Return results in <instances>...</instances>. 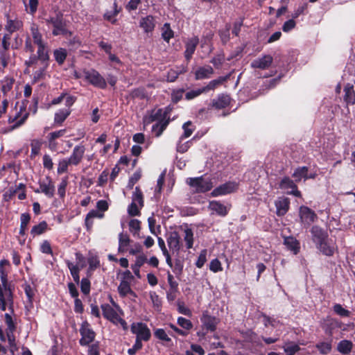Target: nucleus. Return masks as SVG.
<instances>
[{
	"mask_svg": "<svg viewBox=\"0 0 355 355\" xmlns=\"http://www.w3.org/2000/svg\"><path fill=\"white\" fill-rule=\"evenodd\" d=\"M284 244L286 245V248L293 252L294 254H297L299 253L300 250V243L295 237L286 236L284 239Z\"/></svg>",
	"mask_w": 355,
	"mask_h": 355,
	"instance_id": "b1692460",
	"label": "nucleus"
},
{
	"mask_svg": "<svg viewBox=\"0 0 355 355\" xmlns=\"http://www.w3.org/2000/svg\"><path fill=\"white\" fill-rule=\"evenodd\" d=\"M166 241L172 253L178 254L181 247L180 236L178 232L176 231L170 232L166 237Z\"/></svg>",
	"mask_w": 355,
	"mask_h": 355,
	"instance_id": "f8f14e48",
	"label": "nucleus"
},
{
	"mask_svg": "<svg viewBox=\"0 0 355 355\" xmlns=\"http://www.w3.org/2000/svg\"><path fill=\"white\" fill-rule=\"evenodd\" d=\"M132 202L139 205L140 208L144 206V198L142 191L139 187H136L132 196Z\"/></svg>",
	"mask_w": 355,
	"mask_h": 355,
	"instance_id": "58836bf2",
	"label": "nucleus"
},
{
	"mask_svg": "<svg viewBox=\"0 0 355 355\" xmlns=\"http://www.w3.org/2000/svg\"><path fill=\"white\" fill-rule=\"evenodd\" d=\"M139 205L132 202L128 207V213L130 216H139L141 215V209Z\"/></svg>",
	"mask_w": 355,
	"mask_h": 355,
	"instance_id": "bf43d9fd",
	"label": "nucleus"
},
{
	"mask_svg": "<svg viewBox=\"0 0 355 355\" xmlns=\"http://www.w3.org/2000/svg\"><path fill=\"white\" fill-rule=\"evenodd\" d=\"M154 121H157V123L153 125L152 131L156 137H159L168 125L171 119H164L163 109L159 108L157 110H152L150 115L144 118L146 124H150Z\"/></svg>",
	"mask_w": 355,
	"mask_h": 355,
	"instance_id": "f03ea898",
	"label": "nucleus"
},
{
	"mask_svg": "<svg viewBox=\"0 0 355 355\" xmlns=\"http://www.w3.org/2000/svg\"><path fill=\"white\" fill-rule=\"evenodd\" d=\"M130 239L127 233L121 232L119 234V253H124L127 251V248L130 245Z\"/></svg>",
	"mask_w": 355,
	"mask_h": 355,
	"instance_id": "7c9ffc66",
	"label": "nucleus"
},
{
	"mask_svg": "<svg viewBox=\"0 0 355 355\" xmlns=\"http://www.w3.org/2000/svg\"><path fill=\"white\" fill-rule=\"evenodd\" d=\"M49 65L42 64V67L40 68L38 70L35 71L33 73V83H36L41 80L45 78L46 71Z\"/></svg>",
	"mask_w": 355,
	"mask_h": 355,
	"instance_id": "49530a36",
	"label": "nucleus"
},
{
	"mask_svg": "<svg viewBox=\"0 0 355 355\" xmlns=\"http://www.w3.org/2000/svg\"><path fill=\"white\" fill-rule=\"evenodd\" d=\"M344 101L347 104H355V91L352 85L347 83L344 87Z\"/></svg>",
	"mask_w": 355,
	"mask_h": 355,
	"instance_id": "2f4dec72",
	"label": "nucleus"
},
{
	"mask_svg": "<svg viewBox=\"0 0 355 355\" xmlns=\"http://www.w3.org/2000/svg\"><path fill=\"white\" fill-rule=\"evenodd\" d=\"M4 322L6 325V333L15 332L17 323L16 322V319H14L10 313H6L4 314Z\"/></svg>",
	"mask_w": 355,
	"mask_h": 355,
	"instance_id": "c9c22d12",
	"label": "nucleus"
},
{
	"mask_svg": "<svg viewBox=\"0 0 355 355\" xmlns=\"http://www.w3.org/2000/svg\"><path fill=\"white\" fill-rule=\"evenodd\" d=\"M80 290L81 292L85 295L89 294L91 290V282L88 278H83L81 279Z\"/></svg>",
	"mask_w": 355,
	"mask_h": 355,
	"instance_id": "338daca9",
	"label": "nucleus"
},
{
	"mask_svg": "<svg viewBox=\"0 0 355 355\" xmlns=\"http://www.w3.org/2000/svg\"><path fill=\"white\" fill-rule=\"evenodd\" d=\"M184 241L186 243L187 249H191L193 245V232L191 229L187 228L184 230Z\"/></svg>",
	"mask_w": 355,
	"mask_h": 355,
	"instance_id": "09e8293b",
	"label": "nucleus"
},
{
	"mask_svg": "<svg viewBox=\"0 0 355 355\" xmlns=\"http://www.w3.org/2000/svg\"><path fill=\"white\" fill-rule=\"evenodd\" d=\"M230 103V98L228 95L220 94L216 99L212 101V106L216 109L220 110L225 108Z\"/></svg>",
	"mask_w": 355,
	"mask_h": 355,
	"instance_id": "c85d7f7f",
	"label": "nucleus"
},
{
	"mask_svg": "<svg viewBox=\"0 0 355 355\" xmlns=\"http://www.w3.org/2000/svg\"><path fill=\"white\" fill-rule=\"evenodd\" d=\"M155 26V19L153 15H147L146 17H141L139 21V26L147 35L153 32Z\"/></svg>",
	"mask_w": 355,
	"mask_h": 355,
	"instance_id": "4468645a",
	"label": "nucleus"
},
{
	"mask_svg": "<svg viewBox=\"0 0 355 355\" xmlns=\"http://www.w3.org/2000/svg\"><path fill=\"white\" fill-rule=\"evenodd\" d=\"M308 171L309 168L307 166H301L297 168L292 175L293 178L295 179V182H299L302 178L307 180L314 178V175H309Z\"/></svg>",
	"mask_w": 355,
	"mask_h": 355,
	"instance_id": "cd10ccee",
	"label": "nucleus"
},
{
	"mask_svg": "<svg viewBox=\"0 0 355 355\" xmlns=\"http://www.w3.org/2000/svg\"><path fill=\"white\" fill-rule=\"evenodd\" d=\"M85 152V147L83 145L76 146L72 151L71 155L68 158L69 162L73 166H78L81 162L84 157Z\"/></svg>",
	"mask_w": 355,
	"mask_h": 355,
	"instance_id": "ddd939ff",
	"label": "nucleus"
},
{
	"mask_svg": "<svg viewBox=\"0 0 355 355\" xmlns=\"http://www.w3.org/2000/svg\"><path fill=\"white\" fill-rule=\"evenodd\" d=\"M31 220V215L28 213H23L20 216V229L19 234L24 236L27 229L28 224Z\"/></svg>",
	"mask_w": 355,
	"mask_h": 355,
	"instance_id": "ea45409f",
	"label": "nucleus"
},
{
	"mask_svg": "<svg viewBox=\"0 0 355 355\" xmlns=\"http://www.w3.org/2000/svg\"><path fill=\"white\" fill-rule=\"evenodd\" d=\"M121 7L118 6L116 0H114L112 10H107L103 15V19L112 24L116 23V17L121 12Z\"/></svg>",
	"mask_w": 355,
	"mask_h": 355,
	"instance_id": "4be33fe9",
	"label": "nucleus"
},
{
	"mask_svg": "<svg viewBox=\"0 0 355 355\" xmlns=\"http://www.w3.org/2000/svg\"><path fill=\"white\" fill-rule=\"evenodd\" d=\"M311 234L313 241L316 244L317 248L327 256L333 254V248L328 242V234L325 230L318 225L311 227Z\"/></svg>",
	"mask_w": 355,
	"mask_h": 355,
	"instance_id": "7ed1b4c3",
	"label": "nucleus"
},
{
	"mask_svg": "<svg viewBox=\"0 0 355 355\" xmlns=\"http://www.w3.org/2000/svg\"><path fill=\"white\" fill-rule=\"evenodd\" d=\"M31 34L32 36V42L35 46L42 45L46 43L44 40L43 35L36 24H33L31 27Z\"/></svg>",
	"mask_w": 355,
	"mask_h": 355,
	"instance_id": "a878e982",
	"label": "nucleus"
},
{
	"mask_svg": "<svg viewBox=\"0 0 355 355\" xmlns=\"http://www.w3.org/2000/svg\"><path fill=\"white\" fill-rule=\"evenodd\" d=\"M183 263L180 259H176L175 260L174 264H173V272L175 273L177 277H179L180 275H182L183 271Z\"/></svg>",
	"mask_w": 355,
	"mask_h": 355,
	"instance_id": "774afa93",
	"label": "nucleus"
},
{
	"mask_svg": "<svg viewBox=\"0 0 355 355\" xmlns=\"http://www.w3.org/2000/svg\"><path fill=\"white\" fill-rule=\"evenodd\" d=\"M198 44L199 39L197 36H194L189 39V40L185 44V51L184 55L187 62H189L192 58V55L195 53Z\"/></svg>",
	"mask_w": 355,
	"mask_h": 355,
	"instance_id": "f3484780",
	"label": "nucleus"
},
{
	"mask_svg": "<svg viewBox=\"0 0 355 355\" xmlns=\"http://www.w3.org/2000/svg\"><path fill=\"white\" fill-rule=\"evenodd\" d=\"M67 50L64 48H58L53 51V57L59 66H62L67 57Z\"/></svg>",
	"mask_w": 355,
	"mask_h": 355,
	"instance_id": "72a5a7b5",
	"label": "nucleus"
},
{
	"mask_svg": "<svg viewBox=\"0 0 355 355\" xmlns=\"http://www.w3.org/2000/svg\"><path fill=\"white\" fill-rule=\"evenodd\" d=\"M228 78V76H220L217 79L211 80L206 86L202 87L204 93H208L211 90H214L216 87L225 82Z\"/></svg>",
	"mask_w": 355,
	"mask_h": 355,
	"instance_id": "473e14b6",
	"label": "nucleus"
},
{
	"mask_svg": "<svg viewBox=\"0 0 355 355\" xmlns=\"http://www.w3.org/2000/svg\"><path fill=\"white\" fill-rule=\"evenodd\" d=\"M21 22L19 21L8 19L5 28L10 33H12L19 30Z\"/></svg>",
	"mask_w": 355,
	"mask_h": 355,
	"instance_id": "8fccbe9b",
	"label": "nucleus"
},
{
	"mask_svg": "<svg viewBox=\"0 0 355 355\" xmlns=\"http://www.w3.org/2000/svg\"><path fill=\"white\" fill-rule=\"evenodd\" d=\"M104 217V214L99 212L98 210L92 209L88 212L86 215L85 219V225L87 231H91L93 225L94 220L93 219L95 218H103Z\"/></svg>",
	"mask_w": 355,
	"mask_h": 355,
	"instance_id": "5701e85b",
	"label": "nucleus"
},
{
	"mask_svg": "<svg viewBox=\"0 0 355 355\" xmlns=\"http://www.w3.org/2000/svg\"><path fill=\"white\" fill-rule=\"evenodd\" d=\"M29 116V113L28 112H26L23 116L18 121L16 120V118H15L14 116H10L8 117V123H15L11 127H10V130H13L15 129H17L19 127H20L21 125H23L25 121L27 120L28 117Z\"/></svg>",
	"mask_w": 355,
	"mask_h": 355,
	"instance_id": "79ce46f5",
	"label": "nucleus"
},
{
	"mask_svg": "<svg viewBox=\"0 0 355 355\" xmlns=\"http://www.w3.org/2000/svg\"><path fill=\"white\" fill-rule=\"evenodd\" d=\"M130 231L134 234H138L141 230V221L137 219H131L129 222Z\"/></svg>",
	"mask_w": 355,
	"mask_h": 355,
	"instance_id": "680f3d73",
	"label": "nucleus"
},
{
	"mask_svg": "<svg viewBox=\"0 0 355 355\" xmlns=\"http://www.w3.org/2000/svg\"><path fill=\"white\" fill-rule=\"evenodd\" d=\"M189 185L195 189L197 193H205L213 187V183L210 179H204L202 176L190 178L187 180Z\"/></svg>",
	"mask_w": 355,
	"mask_h": 355,
	"instance_id": "39448f33",
	"label": "nucleus"
},
{
	"mask_svg": "<svg viewBox=\"0 0 355 355\" xmlns=\"http://www.w3.org/2000/svg\"><path fill=\"white\" fill-rule=\"evenodd\" d=\"M39 186V189L35 190V193H42L49 198L54 196L55 185L50 176H46L44 180H40Z\"/></svg>",
	"mask_w": 355,
	"mask_h": 355,
	"instance_id": "9d476101",
	"label": "nucleus"
},
{
	"mask_svg": "<svg viewBox=\"0 0 355 355\" xmlns=\"http://www.w3.org/2000/svg\"><path fill=\"white\" fill-rule=\"evenodd\" d=\"M130 331L136 335V339L141 342L148 341L151 338V332L146 323L138 322H133L130 326Z\"/></svg>",
	"mask_w": 355,
	"mask_h": 355,
	"instance_id": "423d86ee",
	"label": "nucleus"
},
{
	"mask_svg": "<svg viewBox=\"0 0 355 355\" xmlns=\"http://www.w3.org/2000/svg\"><path fill=\"white\" fill-rule=\"evenodd\" d=\"M23 288L27 297L28 302L32 306L35 296V289L28 284L23 285Z\"/></svg>",
	"mask_w": 355,
	"mask_h": 355,
	"instance_id": "603ef678",
	"label": "nucleus"
},
{
	"mask_svg": "<svg viewBox=\"0 0 355 355\" xmlns=\"http://www.w3.org/2000/svg\"><path fill=\"white\" fill-rule=\"evenodd\" d=\"M177 69H171L168 70L166 76L167 82H175L180 74L186 72V69L183 66L178 67Z\"/></svg>",
	"mask_w": 355,
	"mask_h": 355,
	"instance_id": "e433bc0d",
	"label": "nucleus"
},
{
	"mask_svg": "<svg viewBox=\"0 0 355 355\" xmlns=\"http://www.w3.org/2000/svg\"><path fill=\"white\" fill-rule=\"evenodd\" d=\"M14 82V79L10 78H5L1 81V90L5 96L12 89Z\"/></svg>",
	"mask_w": 355,
	"mask_h": 355,
	"instance_id": "de8ad7c7",
	"label": "nucleus"
},
{
	"mask_svg": "<svg viewBox=\"0 0 355 355\" xmlns=\"http://www.w3.org/2000/svg\"><path fill=\"white\" fill-rule=\"evenodd\" d=\"M71 110L69 108L60 109L55 112L54 116V123L55 124L62 125V123L70 115Z\"/></svg>",
	"mask_w": 355,
	"mask_h": 355,
	"instance_id": "f704fd0d",
	"label": "nucleus"
},
{
	"mask_svg": "<svg viewBox=\"0 0 355 355\" xmlns=\"http://www.w3.org/2000/svg\"><path fill=\"white\" fill-rule=\"evenodd\" d=\"M87 262L90 270H94L100 267L99 257L96 254H89Z\"/></svg>",
	"mask_w": 355,
	"mask_h": 355,
	"instance_id": "864d4df0",
	"label": "nucleus"
},
{
	"mask_svg": "<svg viewBox=\"0 0 355 355\" xmlns=\"http://www.w3.org/2000/svg\"><path fill=\"white\" fill-rule=\"evenodd\" d=\"M177 323L183 329L184 331H187L188 332L193 327V323L190 320L183 317H179L178 318Z\"/></svg>",
	"mask_w": 355,
	"mask_h": 355,
	"instance_id": "6e6d98bb",
	"label": "nucleus"
},
{
	"mask_svg": "<svg viewBox=\"0 0 355 355\" xmlns=\"http://www.w3.org/2000/svg\"><path fill=\"white\" fill-rule=\"evenodd\" d=\"M238 189V184L235 182L229 181L216 187L211 192L212 197L225 196L235 192Z\"/></svg>",
	"mask_w": 355,
	"mask_h": 355,
	"instance_id": "1a4fd4ad",
	"label": "nucleus"
},
{
	"mask_svg": "<svg viewBox=\"0 0 355 355\" xmlns=\"http://www.w3.org/2000/svg\"><path fill=\"white\" fill-rule=\"evenodd\" d=\"M6 334L9 345V351L12 355H14L15 352L19 349L16 343L15 332H6Z\"/></svg>",
	"mask_w": 355,
	"mask_h": 355,
	"instance_id": "4c0bfd02",
	"label": "nucleus"
},
{
	"mask_svg": "<svg viewBox=\"0 0 355 355\" xmlns=\"http://www.w3.org/2000/svg\"><path fill=\"white\" fill-rule=\"evenodd\" d=\"M141 178V173L140 171H135L132 175L130 178L127 187L129 189H132L134 187V185L140 180Z\"/></svg>",
	"mask_w": 355,
	"mask_h": 355,
	"instance_id": "0e129e2a",
	"label": "nucleus"
},
{
	"mask_svg": "<svg viewBox=\"0 0 355 355\" xmlns=\"http://www.w3.org/2000/svg\"><path fill=\"white\" fill-rule=\"evenodd\" d=\"M103 312V316L106 320L110 321L113 324H116V319L119 318L116 311L108 304H103L101 305Z\"/></svg>",
	"mask_w": 355,
	"mask_h": 355,
	"instance_id": "412c9836",
	"label": "nucleus"
},
{
	"mask_svg": "<svg viewBox=\"0 0 355 355\" xmlns=\"http://www.w3.org/2000/svg\"><path fill=\"white\" fill-rule=\"evenodd\" d=\"M276 207V214L279 216H284L290 209V199L288 198H280L275 202Z\"/></svg>",
	"mask_w": 355,
	"mask_h": 355,
	"instance_id": "dca6fc26",
	"label": "nucleus"
},
{
	"mask_svg": "<svg viewBox=\"0 0 355 355\" xmlns=\"http://www.w3.org/2000/svg\"><path fill=\"white\" fill-rule=\"evenodd\" d=\"M85 80L95 87L104 89L107 87L105 79L95 69L84 70Z\"/></svg>",
	"mask_w": 355,
	"mask_h": 355,
	"instance_id": "20e7f679",
	"label": "nucleus"
},
{
	"mask_svg": "<svg viewBox=\"0 0 355 355\" xmlns=\"http://www.w3.org/2000/svg\"><path fill=\"white\" fill-rule=\"evenodd\" d=\"M300 216L302 222L308 225L313 223L318 218L316 214L312 209L305 206L300 207Z\"/></svg>",
	"mask_w": 355,
	"mask_h": 355,
	"instance_id": "2eb2a0df",
	"label": "nucleus"
},
{
	"mask_svg": "<svg viewBox=\"0 0 355 355\" xmlns=\"http://www.w3.org/2000/svg\"><path fill=\"white\" fill-rule=\"evenodd\" d=\"M279 188L282 190L286 191V193L293 195L295 197L300 198L301 192L298 190L297 186L295 180H291L289 177H284L279 183Z\"/></svg>",
	"mask_w": 355,
	"mask_h": 355,
	"instance_id": "6e6552de",
	"label": "nucleus"
},
{
	"mask_svg": "<svg viewBox=\"0 0 355 355\" xmlns=\"http://www.w3.org/2000/svg\"><path fill=\"white\" fill-rule=\"evenodd\" d=\"M214 73V69L211 66L200 67L195 72L196 80L209 78Z\"/></svg>",
	"mask_w": 355,
	"mask_h": 355,
	"instance_id": "c756f323",
	"label": "nucleus"
},
{
	"mask_svg": "<svg viewBox=\"0 0 355 355\" xmlns=\"http://www.w3.org/2000/svg\"><path fill=\"white\" fill-rule=\"evenodd\" d=\"M48 28H51V34L54 37L61 35L65 38L72 37L73 32L68 28L69 21L64 18L63 12L56 10L44 18Z\"/></svg>",
	"mask_w": 355,
	"mask_h": 355,
	"instance_id": "f257e3e1",
	"label": "nucleus"
},
{
	"mask_svg": "<svg viewBox=\"0 0 355 355\" xmlns=\"http://www.w3.org/2000/svg\"><path fill=\"white\" fill-rule=\"evenodd\" d=\"M154 336L159 340L164 341L167 343L171 342V339L168 337L164 329L158 328L154 331Z\"/></svg>",
	"mask_w": 355,
	"mask_h": 355,
	"instance_id": "3c124183",
	"label": "nucleus"
},
{
	"mask_svg": "<svg viewBox=\"0 0 355 355\" xmlns=\"http://www.w3.org/2000/svg\"><path fill=\"white\" fill-rule=\"evenodd\" d=\"M209 209L215 212L217 215L221 217H225L228 214L230 207H226L220 201L212 200L209 202Z\"/></svg>",
	"mask_w": 355,
	"mask_h": 355,
	"instance_id": "aec40b11",
	"label": "nucleus"
},
{
	"mask_svg": "<svg viewBox=\"0 0 355 355\" xmlns=\"http://www.w3.org/2000/svg\"><path fill=\"white\" fill-rule=\"evenodd\" d=\"M79 331L81 336L79 343L81 346L89 345L95 340L96 333L87 320L82 322Z\"/></svg>",
	"mask_w": 355,
	"mask_h": 355,
	"instance_id": "0eeeda50",
	"label": "nucleus"
},
{
	"mask_svg": "<svg viewBox=\"0 0 355 355\" xmlns=\"http://www.w3.org/2000/svg\"><path fill=\"white\" fill-rule=\"evenodd\" d=\"M352 348V343L347 340L340 341L337 346V349L343 354H348Z\"/></svg>",
	"mask_w": 355,
	"mask_h": 355,
	"instance_id": "c03bdc74",
	"label": "nucleus"
},
{
	"mask_svg": "<svg viewBox=\"0 0 355 355\" xmlns=\"http://www.w3.org/2000/svg\"><path fill=\"white\" fill-rule=\"evenodd\" d=\"M174 37V31L171 29L169 23H165L162 27V37L166 42H169L170 40Z\"/></svg>",
	"mask_w": 355,
	"mask_h": 355,
	"instance_id": "a19ab883",
	"label": "nucleus"
},
{
	"mask_svg": "<svg viewBox=\"0 0 355 355\" xmlns=\"http://www.w3.org/2000/svg\"><path fill=\"white\" fill-rule=\"evenodd\" d=\"M66 263H67L68 268L70 270V272L73 279V281L76 284H78L80 282V275H79L80 268L77 266L73 265L69 260L66 261Z\"/></svg>",
	"mask_w": 355,
	"mask_h": 355,
	"instance_id": "a18cd8bd",
	"label": "nucleus"
},
{
	"mask_svg": "<svg viewBox=\"0 0 355 355\" xmlns=\"http://www.w3.org/2000/svg\"><path fill=\"white\" fill-rule=\"evenodd\" d=\"M192 125V123L191 121H187L186 123H184L182 125V128L184 130V133L183 135L180 137V140H183L186 138H188L189 137L193 132V128H189L190 126Z\"/></svg>",
	"mask_w": 355,
	"mask_h": 355,
	"instance_id": "69168bd1",
	"label": "nucleus"
},
{
	"mask_svg": "<svg viewBox=\"0 0 355 355\" xmlns=\"http://www.w3.org/2000/svg\"><path fill=\"white\" fill-rule=\"evenodd\" d=\"M300 350V346L292 342L287 343L284 347V351L286 355H295Z\"/></svg>",
	"mask_w": 355,
	"mask_h": 355,
	"instance_id": "5fc2aeb1",
	"label": "nucleus"
},
{
	"mask_svg": "<svg viewBox=\"0 0 355 355\" xmlns=\"http://www.w3.org/2000/svg\"><path fill=\"white\" fill-rule=\"evenodd\" d=\"M130 283L126 280H121L119 286H118V292L121 297H125L131 291Z\"/></svg>",
	"mask_w": 355,
	"mask_h": 355,
	"instance_id": "37998d69",
	"label": "nucleus"
},
{
	"mask_svg": "<svg viewBox=\"0 0 355 355\" xmlns=\"http://www.w3.org/2000/svg\"><path fill=\"white\" fill-rule=\"evenodd\" d=\"M24 3L26 7V10L28 13L33 15L37 10V7L39 5L38 0H29L28 3L26 4L25 1L24 0Z\"/></svg>",
	"mask_w": 355,
	"mask_h": 355,
	"instance_id": "4d7b16f0",
	"label": "nucleus"
},
{
	"mask_svg": "<svg viewBox=\"0 0 355 355\" xmlns=\"http://www.w3.org/2000/svg\"><path fill=\"white\" fill-rule=\"evenodd\" d=\"M0 278L1 282L0 284V288L2 291L15 289L14 285L8 282V271L3 267L0 268Z\"/></svg>",
	"mask_w": 355,
	"mask_h": 355,
	"instance_id": "bb28decb",
	"label": "nucleus"
},
{
	"mask_svg": "<svg viewBox=\"0 0 355 355\" xmlns=\"http://www.w3.org/2000/svg\"><path fill=\"white\" fill-rule=\"evenodd\" d=\"M51 229L45 220L40 222L38 224L33 225L31 230L30 234L33 238L44 234Z\"/></svg>",
	"mask_w": 355,
	"mask_h": 355,
	"instance_id": "393cba45",
	"label": "nucleus"
},
{
	"mask_svg": "<svg viewBox=\"0 0 355 355\" xmlns=\"http://www.w3.org/2000/svg\"><path fill=\"white\" fill-rule=\"evenodd\" d=\"M200 320L202 324L203 329L211 332H214L216 330L217 326L220 322V318L214 315H209L207 311L202 313Z\"/></svg>",
	"mask_w": 355,
	"mask_h": 355,
	"instance_id": "9b49d317",
	"label": "nucleus"
},
{
	"mask_svg": "<svg viewBox=\"0 0 355 355\" xmlns=\"http://www.w3.org/2000/svg\"><path fill=\"white\" fill-rule=\"evenodd\" d=\"M69 165H72L68 159H62L60 160L57 169L58 174H62L67 173Z\"/></svg>",
	"mask_w": 355,
	"mask_h": 355,
	"instance_id": "052dcab7",
	"label": "nucleus"
},
{
	"mask_svg": "<svg viewBox=\"0 0 355 355\" xmlns=\"http://www.w3.org/2000/svg\"><path fill=\"white\" fill-rule=\"evenodd\" d=\"M37 46V58H40L42 64L49 65L50 55L48 43Z\"/></svg>",
	"mask_w": 355,
	"mask_h": 355,
	"instance_id": "6ab92c4d",
	"label": "nucleus"
},
{
	"mask_svg": "<svg viewBox=\"0 0 355 355\" xmlns=\"http://www.w3.org/2000/svg\"><path fill=\"white\" fill-rule=\"evenodd\" d=\"M273 58L270 55H264L261 58L254 60L251 67L254 69H266L270 67Z\"/></svg>",
	"mask_w": 355,
	"mask_h": 355,
	"instance_id": "a211bd4d",
	"label": "nucleus"
},
{
	"mask_svg": "<svg viewBox=\"0 0 355 355\" xmlns=\"http://www.w3.org/2000/svg\"><path fill=\"white\" fill-rule=\"evenodd\" d=\"M184 92V89H173L171 92L172 103L174 104H176L179 101H180L182 98Z\"/></svg>",
	"mask_w": 355,
	"mask_h": 355,
	"instance_id": "e2e57ef3",
	"label": "nucleus"
},
{
	"mask_svg": "<svg viewBox=\"0 0 355 355\" xmlns=\"http://www.w3.org/2000/svg\"><path fill=\"white\" fill-rule=\"evenodd\" d=\"M315 347L322 354H327L331 350V344L329 342L319 343Z\"/></svg>",
	"mask_w": 355,
	"mask_h": 355,
	"instance_id": "13d9d810",
	"label": "nucleus"
}]
</instances>
